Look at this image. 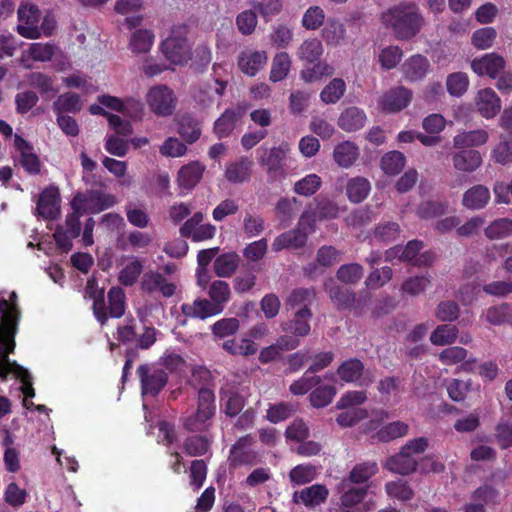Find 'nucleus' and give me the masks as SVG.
<instances>
[{"label":"nucleus","mask_w":512,"mask_h":512,"mask_svg":"<svg viewBox=\"0 0 512 512\" xmlns=\"http://www.w3.org/2000/svg\"><path fill=\"white\" fill-rule=\"evenodd\" d=\"M179 134L188 143L195 142L201 135L199 123L190 116H183L179 123Z\"/></svg>","instance_id":"61"},{"label":"nucleus","mask_w":512,"mask_h":512,"mask_svg":"<svg viewBox=\"0 0 512 512\" xmlns=\"http://www.w3.org/2000/svg\"><path fill=\"white\" fill-rule=\"evenodd\" d=\"M311 317V310L308 307H301L295 312L294 319L285 323L283 329L298 337L307 336L311 330L309 324Z\"/></svg>","instance_id":"31"},{"label":"nucleus","mask_w":512,"mask_h":512,"mask_svg":"<svg viewBox=\"0 0 512 512\" xmlns=\"http://www.w3.org/2000/svg\"><path fill=\"white\" fill-rule=\"evenodd\" d=\"M145 102L149 110L158 117H169L177 107V96L166 84H155L145 94Z\"/></svg>","instance_id":"4"},{"label":"nucleus","mask_w":512,"mask_h":512,"mask_svg":"<svg viewBox=\"0 0 512 512\" xmlns=\"http://www.w3.org/2000/svg\"><path fill=\"white\" fill-rule=\"evenodd\" d=\"M293 39L292 30L285 24H278L273 27L270 34V43L277 49L286 48Z\"/></svg>","instance_id":"63"},{"label":"nucleus","mask_w":512,"mask_h":512,"mask_svg":"<svg viewBox=\"0 0 512 512\" xmlns=\"http://www.w3.org/2000/svg\"><path fill=\"white\" fill-rule=\"evenodd\" d=\"M494 438L500 449L512 447V424L506 420L499 421L494 429Z\"/></svg>","instance_id":"64"},{"label":"nucleus","mask_w":512,"mask_h":512,"mask_svg":"<svg viewBox=\"0 0 512 512\" xmlns=\"http://www.w3.org/2000/svg\"><path fill=\"white\" fill-rule=\"evenodd\" d=\"M15 146L19 150L20 164L30 174H37L40 172V160L36 154L32 152V147L20 136H15Z\"/></svg>","instance_id":"29"},{"label":"nucleus","mask_w":512,"mask_h":512,"mask_svg":"<svg viewBox=\"0 0 512 512\" xmlns=\"http://www.w3.org/2000/svg\"><path fill=\"white\" fill-rule=\"evenodd\" d=\"M334 73V68L326 62L316 61L311 68L301 72V78L307 82L312 83L322 79L325 76H331Z\"/></svg>","instance_id":"59"},{"label":"nucleus","mask_w":512,"mask_h":512,"mask_svg":"<svg viewBox=\"0 0 512 512\" xmlns=\"http://www.w3.org/2000/svg\"><path fill=\"white\" fill-rule=\"evenodd\" d=\"M489 189L482 184L474 185L463 194L462 204L470 210L483 209L490 201Z\"/></svg>","instance_id":"27"},{"label":"nucleus","mask_w":512,"mask_h":512,"mask_svg":"<svg viewBox=\"0 0 512 512\" xmlns=\"http://www.w3.org/2000/svg\"><path fill=\"white\" fill-rule=\"evenodd\" d=\"M253 161L240 159L239 161L227 166L225 176L229 182L241 183L249 179Z\"/></svg>","instance_id":"40"},{"label":"nucleus","mask_w":512,"mask_h":512,"mask_svg":"<svg viewBox=\"0 0 512 512\" xmlns=\"http://www.w3.org/2000/svg\"><path fill=\"white\" fill-rule=\"evenodd\" d=\"M288 144L282 143L279 147H274L261 158V163L266 167L267 173L272 180H281L285 178L284 159L288 152Z\"/></svg>","instance_id":"10"},{"label":"nucleus","mask_w":512,"mask_h":512,"mask_svg":"<svg viewBox=\"0 0 512 512\" xmlns=\"http://www.w3.org/2000/svg\"><path fill=\"white\" fill-rule=\"evenodd\" d=\"M307 234L300 228L296 230L288 231L278 236L273 244L272 248L274 251H280L283 248H300L307 242Z\"/></svg>","instance_id":"33"},{"label":"nucleus","mask_w":512,"mask_h":512,"mask_svg":"<svg viewBox=\"0 0 512 512\" xmlns=\"http://www.w3.org/2000/svg\"><path fill=\"white\" fill-rule=\"evenodd\" d=\"M488 133L483 129L466 131L457 134L453 138L455 148L476 147L485 144L488 140Z\"/></svg>","instance_id":"36"},{"label":"nucleus","mask_w":512,"mask_h":512,"mask_svg":"<svg viewBox=\"0 0 512 512\" xmlns=\"http://www.w3.org/2000/svg\"><path fill=\"white\" fill-rule=\"evenodd\" d=\"M321 185V177L312 173L295 182L293 190L298 195L310 197L321 188Z\"/></svg>","instance_id":"49"},{"label":"nucleus","mask_w":512,"mask_h":512,"mask_svg":"<svg viewBox=\"0 0 512 512\" xmlns=\"http://www.w3.org/2000/svg\"><path fill=\"white\" fill-rule=\"evenodd\" d=\"M383 24L398 40H410L422 29L425 20L415 4H398L382 13Z\"/></svg>","instance_id":"1"},{"label":"nucleus","mask_w":512,"mask_h":512,"mask_svg":"<svg viewBox=\"0 0 512 512\" xmlns=\"http://www.w3.org/2000/svg\"><path fill=\"white\" fill-rule=\"evenodd\" d=\"M86 296L94 300L93 310L96 318L103 324L107 320L104 303V291L97 289L95 282L89 280L86 286Z\"/></svg>","instance_id":"43"},{"label":"nucleus","mask_w":512,"mask_h":512,"mask_svg":"<svg viewBox=\"0 0 512 512\" xmlns=\"http://www.w3.org/2000/svg\"><path fill=\"white\" fill-rule=\"evenodd\" d=\"M291 68V59L286 52H280L275 55L272 60L270 80L279 82L284 80Z\"/></svg>","instance_id":"44"},{"label":"nucleus","mask_w":512,"mask_h":512,"mask_svg":"<svg viewBox=\"0 0 512 512\" xmlns=\"http://www.w3.org/2000/svg\"><path fill=\"white\" fill-rule=\"evenodd\" d=\"M324 290L338 310L350 309L354 306L356 295L350 288L339 285L335 279L329 278L324 283Z\"/></svg>","instance_id":"14"},{"label":"nucleus","mask_w":512,"mask_h":512,"mask_svg":"<svg viewBox=\"0 0 512 512\" xmlns=\"http://www.w3.org/2000/svg\"><path fill=\"white\" fill-rule=\"evenodd\" d=\"M60 197L56 187L46 188L39 196L37 211L45 219H55L60 211Z\"/></svg>","instance_id":"18"},{"label":"nucleus","mask_w":512,"mask_h":512,"mask_svg":"<svg viewBox=\"0 0 512 512\" xmlns=\"http://www.w3.org/2000/svg\"><path fill=\"white\" fill-rule=\"evenodd\" d=\"M477 108L483 117L487 119L493 118L500 111V98L490 88L480 90L477 97Z\"/></svg>","instance_id":"26"},{"label":"nucleus","mask_w":512,"mask_h":512,"mask_svg":"<svg viewBox=\"0 0 512 512\" xmlns=\"http://www.w3.org/2000/svg\"><path fill=\"white\" fill-rule=\"evenodd\" d=\"M329 496L328 488L323 484H313L301 491H296L293 500L302 503L306 507H316L327 501Z\"/></svg>","instance_id":"17"},{"label":"nucleus","mask_w":512,"mask_h":512,"mask_svg":"<svg viewBox=\"0 0 512 512\" xmlns=\"http://www.w3.org/2000/svg\"><path fill=\"white\" fill-rule=\"evenodd\" d=\"M469 79L464 72H455L448 75L446 80L447 91L450 95L460 97L468 89Z\"/></svg>","instance_id":"60"},{"label":"nucleus","mask_w":512,"mask_h":512,"mask_svg":"<svg viewBox=\"0 0 512 512\" xmlns=\"http://www.w3.org/2000/svg\"><path fill=\"white\" fill-rule=\"evenodd\" d=\"M142 395L155 397L168 382L167 373L154 365L143 364L137 368Z\"/></svg>","instance_id":"5"},{"label":"nucleus","mask_w":512,"mask_h":512,"mask_svg":"<svg viewBox=\"0 0 512 512\" xmlns=\"http://www.w3.org/2000/svg\"><path fill=\"white\" fill-rule=\"evenodd\" d=\"M452 163L456 170L472 173L482 165V156L477 150L463 149L452 156Z\"/></svg>","instance_id":"23"},{"label":"nucleus","mask_w":512,"mask_h":512,"mask_svg":"<svg viewBox=\"0 0 512 512\" xmlns=\"http://www.w3.org/2000/svg\"><path fill=\"white\" fill-rule=\"evenodd\" d=\"M409 426L402 421H393L381 427L373 436L380 442H390L408 434Z\"/></svg>","instance_id":"39"},{"label":"nucleus","mask_w":512,"mask_h":512,"mask_svg":"<svg viewBox=\"0 0 512 512\" xmlns=\"http://www.w3.org/2000/svg\"><path fill=\"white\" fill-rule=\"evenodd\" d=\"M311 372H305L301 378L298 380H295L289 387V391L293 395H305L309 391L312 392L318 386L321 384L322 378L317 375H311Z\"/></svg>","instance_id":"48"},{"label":"nucleus","mask_w":512,"mask_h":512,"mask_svg":"<svg viewBox=\"0 0 512 512\" xmlns=\"http://www.w3.org/2000/svg\"><path fill=\"white\" fill-rule=\"evenodd\" d=\"M256 459L255 441L251 435L240 438L231 448L229 461L233 467L252 465Z\"/></svg>","instance_id":"8"},{"label":"nucleus","mask_w":512,"mask_h":512,"mask_svg":"<svg viewBox=\"0 0 512 512\" xmlns=\"http://www.w3.org/2000/svg\"><path fill=\"white\" fill-rule=\"evenodd\" d=\"M245 113V108L241 106L227 109L214 124V131L218 137H227L235 128L237 120L243 117Z\"/></svg>","instance_id":"24"},{"label":"nucleus","mask_w":512,"mask_h":512,"mask_svg":"<svg viewBox=\"0 0 512 512\" xmlns=\"http://www.w3.org/2000/svg\"><path fill=\"white\" fill-rule=\"evenodd\" d=\"M485 236L490 240H497L512 235V219L498 218L485 228Z\"/></svg>","instance_id":"47"},{"label":"nucleus","mask_w":512,"mask_h":512,"mask_svg":"<svg viewBox=\"0 0 512 512\" xmlns=\"http://www.w3.org/2000/svg\"><path fill=\"white\" fill-rule=\"evenodd\" d=\"M429 69V60L421 54H414L410 56L405 60L401 67L404 78L410 82L423 80L428 74Z\"/></svg>","instance_id":"16"},{"label":"nucleus","mask_w":512,"mask_h":512,"mask_svg":"<svg viewBox=\"0 0 512 512\" xmlns=\"http://www.w3.org/2000/svg\"><path fill=\"white\" fill-rule=\"evenodd\" d=\"M143 271V264L140 260L134 259L126 264L119 272L118 280L124 286L134 285Z\"/></svg>","instance_id":"58"},{"label":"nucleus","mask_w":512,"mask_h":512,"mask_svg":"<svg viewBox=\"0 0 512 512\" xmlns=\"http://www.w3.org/2000/svg\"><path fill=\"white\" fill-rule=\"evenodd\" d=\"M81 197L74 196L71 201V207L73 212L68 214L65 220V231L68 232L72 237H78L81 232L80 218L85 214L82 206H80Z\"/></svg>","instance_id":"41"},{"label":"nucleus","mask_w":512,"mask_h":512,"mask_svg":"<svg viewBox=\"0 0 512 512\" xmlns=\"http://www.w3.org/2000/svg\"><path fill=\"white\" fill-rule=\"evenodd\" d=\"M16 298L15 292H12L11 299L0 298L1 328H0V358L6 356L14 350V336L17 332L20 312L16 303L12 299Z\"/></svg>","instance_id":"3"},{"label":"nucleus","mask_w":512,"mask_h":512,"mask_svg":"<svg viewBox=\"0 0 512 512\" xmlns=\"http://www.w3.org/2000/svg\"><path fill=\"white\" fill-rule=\"evenodd\" d=\"M298 53L301 60L314 63L323 54V45L317 38L307 39L300 45Z\"/></svg>","instance_id":"53"},{"label":"nucleus","mask_w":512,"mask_h":512,"mask_svg":"<svg viewBox=\"0 0 512 512\" xmlns=\"http://www.w3.org/2000/svg\"><path fill=\"white\" fill-rule=\"evenodd\" d=\"M315 207L311 211L315 213L318 220L334 219L338 216V206L331 200L323 197L314 199Z\"/></svg>","instance_id":"56"},{"label":"nucleus","mask_w":512,"mask_h":512,"mask_svg":"<svg viewBox=\"0 0 512 512\" xmlns=\"http://www.w3.org/2000/svg\"><path fill=\"white\" fill-rule=\"evenodd\" d=\"M403 57V51L399 46H388L383 48L378 56L381 67L385 70L395 68Z\"/></svg>","instance_id":"57"},{"label":"nucleus","mask_w":512,"mask_h":512,"mask_svg":"<svg viewBox=\"0 0 512 512\" xmlns=\"http://www.w3.org/2000/svg\"><path fill=\"white\" fill-rule=\"evenodd\" d=\"M214 393L208 388H201L198 392V407L195 416L185 421L188 430L197 431L214 415Z\"/></svg>","instance_id":"6"},{"label":"nucleus","mask_w":512,"mask_h":512,"mask_svg":"<svg viewBox=\"0 0 512 512\" xmlns=\"http://www.w3.org/2000/svg\"><path fill=\"white\" fill-rule=\"evenodd\" d=\"M365 370L364 363L358 358H350L343 361L337 368L339 378L346 383H356L359 386L372 384V377H363Z\"/></svg>","instance_id":"9"},{"label":"nucleus","mask_w":512,"mask_h":512,"mask_svg":"<svg viewBox=\"0 0 512 512\" xmlns=\"http://www.w3.org/2000/svg\"><path fill=\"white\" fill-rule=\"evenodd\" d=\"M8 354L4 357L0 358V377L5 378L7 374L12 373L17 378H19L23 386L21 387L22 393L27 397H34L35 391L32 387L30 373L27 369L20 366L16 362H10L8 359Z\"/></svg>","instance_id":"15"},{"label":"nucleus","mask_w":512,"mask_h":512,"mask_svg":"<svg viewBox=\"0 0 512 512\" xmlns=\"http://www.w3.org/2000/svg\"><path fill=\"white\" fill-rule=\"evenodd\" d=\"M472 69L478 75H487L495 78L497 74L504 69L505 60L502 56L489 53L479 59H474L471 63Z\"/></svg>","instance_id":"19"},{"label":"nucleus","mask_w":512,"mask_h":512,"mask_svg":"<svg viewBox=\"0 0 512 512\" xmlns=\"http://www.w3.org/2000/svg\"><path fill=\"white\" fill-rule=\"evenodd\" d=\"M209 300L221 313L231 296L230 286L223 280L213 281L208 290Z\"/></svg>","instance_id":"37"},{"label":"nucleus","mask_w":512,"mask_h":512,"mask_svg":"<svg viewBox=\"0 0 512 512\" xmlns=\"http://www.w3.org/2000/svg\"><path fill=\"white\" fill-rule=\"evenodd\" d=\"M181 311L186 317L202 320L220 314L219 309L209 299L205 298H198L191 303L182 304Z\"/></svg>","instance_id":"22"},{"label":"nucleus","mask_w":512,"mask_h":512,"mask_svg":"<svg viewBox=\"0 0 512 512\" xmlns=\"http://www.w3.org/2000/svg\"><path fill=\"white\" fill-rule=\"evenodd\" d=\"M337 394L336 387L333 384L318 385L309 394V402L313 408L320 409L327 407L332 403Z\"/></svg>","instance_id":"38"},{"label":"nucleus","mask_w":512,"mask_h":512,"mask_svg":"<svg viewBox=\"0 0 512 512\" xmlns=\"http://www.w3.org/2000/svg\"><path fill=\"white\" fill-rule=\"evenodd\" d=\"M359 157L358 146L351 141L337 144L333 150V159L342 168L351 167Z\"/></svg>","instance_id":"30"},{"label":"nucleus","mask_w":512,"mask_h":512,"mask_svg":"<svg viewBox=\"0 0 512 512\" xmlns=\"http://www.w3.org/2000/svg\"><path fill=\"white\" fill-rule=\"evenodd\" d=\"M366 113L359 107L351 106L341 112L338 118V126L346 132H355L365 126Z\"/></svg>","instance_id":"20"},{"label":"nucleus","mask_w":512,"mask_h":512,"mask_svg":"<svg viewBox=\"0 0 512 512\" xmlns=\"http://www.w3.org/2000/svg\"><path fill=\"white\" fill-rule=\"evenodd\" d=\"M363 274L364 269L360 264L348 263L343 264L338 268L336 277L340 282L344 284L354 285L361 280Z\"/></svg>","instance_id":"52"},{"label":"nucleus","mask_w":512,"mask_h":512,"mask_svg":"<svg viewBox=\"0 0 512 512\" xmlns=\"http://www.w3.org/2000/svg\"><path fill=\"white\" fill-rule=\"evenodd\" d=\"M400 226L396 222L387 221L379 223L373 232L374 238L383 244L396 241L400 236Z\"/></svg>","instance_id":"45"},{"label":"nucleus","mask_w":512,"mask_h":512,"mask_svg":"<svg viewBox=\"0 0 512 512\" xmlns=\"http://www.w3.org/2000/svg\"><path fill=\"white\" fill-rule=\"evenodd\" d=\"M458 336V329L451 324H442L431 333L430 341L434 345L443 346L452 344Z\"/></svg>","instance_id":"50"},{"label":"nucleus","mask_w":512,"mask_h":512,"mask_svg":"<svg viewBox=\"0 0 512 512\" xmlns=\"http://www.w3.org/2000/svg\"><path fill=\"white\" fill-rule=\"evenodd\" d=\"M75 196L81 197L79 204L85 213H98L112 207L116 203L113 195L97 190L77 193Z\"/></svg>","instance_id":"12"},{"label":"nucleus","mask_w":512,"mask_h":512,"mask_svg":"<svg viewBox=\"0 0 512 512\" xmlns=\"http://www.w3.org/2000/svg\"><path fill=\"white\" fill-rule=\"evenodd\" d=\"M411 100L412 91L404 86H398L385 92L379 105L387 113H396L406 108Z\"/></svg>","instance_id":"11"},{"label":"nucleus","mask_w":512,"mask_h":512,"mask_svg":"<svg viewBox=\"0 0 512 512\" xmlns=\"http://www.w3.org/2000/svg\"><path fill=\"white\" fill-rule=\"evenodd\" d=\"M346 83L342 78L332 79L320 92V99L325 104H335L344 95Z\"/></svg>","instance_id":"42"},{"label":"nucleus","mask_w":512,"mask_h":512,"mask_svg":"<svg viewBox=\"0 0 512 512\" xmlns=\"http://www.w3.org/2000/svg\"><path fill=\"white\" fill-rule=\"evenodd\" d=\"M142 288L147 292L159 291L164 297H171L176 290L175 284L168 282L158 272H147L144 274Z\"/></svg>","instance_id":"25"},{"label":"nucleus","mask_w":512,"mask_h":512,"mask_svg":"<svg viewBox=\"0 0 512 512\" xmlns=\"http://www.w3.org/2000/svg\"><path fill=\"white\" fill-rule=\"evenodd\" d=\"M125 293L120 287H112L108 292L111 317L120 318L125 313Z\"/></svg>","instance_id":"62"},{"label":"nucleus","mask_w":512,"mask_h":512,"mask_svg":"<svg viewBox=\"0 0 512 512\" xmlns=\"http://www.w3.org/2000/svg\"><path fill=\"white\" fill-rule=\"evenodd\" d=\"M486 320L492 325H512V304L502 303L487 309Z\"/></svg>","instance_id":"46"},{"label":"nucleus","mask_w":512,"mask_h":512,"mask_svg":"<svg viewBox=\"0 0 512 512\" xmlns=\"http://www.w3.org/2000/svg\"><path fill=\"white\" fill-rule=\"evenodd\" d=\"M18 19L17 31L21 36L29 39H36L41 36V31L38 27L40 11L36 6L21 5L18 9Z\"/></svg>","instance_id":"7"},{"label":"nucleus","mask_w":512,"mask_h":512,"mask_svg":"<svg viewBox=\"0 0 512 512\" xmlns=\"http://www.w3.org/2000/svg\"><path fill=\"white\" fill-rule=\"evenodd\" d=\"M239 265V256L235 252H227L215 258L213 268L218 277H231Z\"/></svg>","instance_id":"34"},{"label":"nucleus","mask_w":512,"mask_h":512,"mask_svg":"<svg viewBox=\"0 0 512 512\" xmlns=\"http://www.w3.org/2000/svg\"><path fill=\"white\" fill-rule=\"evenodd\" d=\"M154 34L147 29L134 31L129 40L128 47L133 54L148 53L154 43Z\"/></svg>","instance_id":"35"},{"label":"nucleus","mask_w":512,"mask_h":512,"mask_svg":"<svg viewBox=\"0 0 512 512\" xmlns=\"http://www.w3.org/2000/svg\"><path fill=\"white\" fill-rule=\"evenodd\" d=\"M417 466V461L402 448L399 453L390 456L384 465L387 470L400 475H409L415 472Z\"/></svg>","instance_id":"21"},{"label":"nucleus","mask_w":512,"mask_h":512,"mask_svg":"<svg viewBox=\"0 0 512 512\" xmlns=\"http://www.w3.org/2000/svg\"><path fill=\"white\" fill-rule=\"evenodd\" d=\"M204 171L205 166L198 161L184 165L178 172L179 186L187 190L194 188L201 180Z\"/></svg>","instance_id":"28"},{"label":"nucleus","mask_w":512,"mask_h":512,"mask_svg":"<svg viewBox=\"0 0 512 512\" xmlns=\"http://www.w3.org/2000/svg\"><path fill=\"white\" fill-rule=\"evenodd\" d=\"M406 163L403 153L390 151L381 158V168L387 175H396L402 171Z\"/></svg>","instance_id":"51"},{"label":"nucleus","mask_w":512,"mask_h":512,"mask_svg":"<svg viewBox=\"0 0 512 512\" xmlns=\"http://www.w3.org/2000/svg\"><path fill=\"white\" fill-rule=\"evenodd\" d=\"M385 491L391 498L400 501H409L414 497V492L404 480L390 481L385 484Z\"/></svg>","instance_id":"55"},{"label":"nucleus","mask_w":512,"mask_h":512,"mask_svg":"<svg viewBox=\"0 0 512 512\" xmlns=\"http://www.w3.org/2000/svg\"><path fill=\"white\" fill-rule=\"evenodd\" d=\"M227 82L219 79H211L200 84L193 92V99L201 108H207L212 105L215 96L223 95Z\"/></svg>","instance_id":"13"},{"label":"nucleus","mask_w":512,"mask_h":512,"mask_svg":"<svg viewBox=\"0 0 512 512\" xmlns=\"http://www.w3.org/2000/svg\"><path fill=\"white\" fill-rule=\"evenodd\" d=\"M378 472L376 462H363L354 466L350 471L348 480L351 483L360 484L368 481L372 476Z\"/></svg>","instance_id":"54"},{"label":"nucleus","mask_w":512,"mask_h":512,"mask_svg":"<svg viewBox=\"0 0 512 512\" xmlns=\"http://www.w3.org/2000/svg\"><path fill=\"white\" fill-rule=\"evenodd\" d=\"M370 190L371 184L365 177H353L346 184V195L354 204L363 202L368 197Z\"/></svg>","instance_id":"32"},{"label":"nucleus","mask_w":512,"mask_h":512,"mask_svg":"<svg viewBox=\"0 0 512 512\" xmlns=\"http://www.w3.org/2000/svg\"><path fill=\"white\" fill-rule=\"evenodd\" d=\"M188 33V26L184 24L174 25L169 36L162 41L161 51L170 63L184 65L192 59Z\"/></svg>","instance_id":"2"}]
</instances>
